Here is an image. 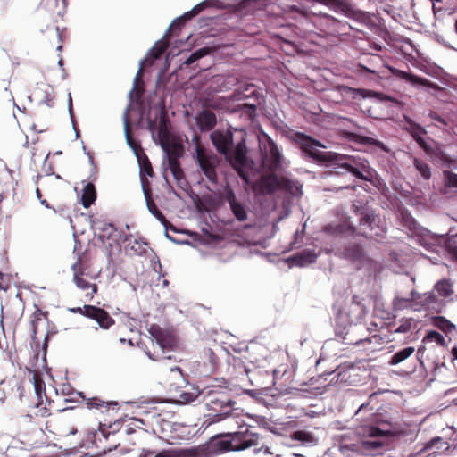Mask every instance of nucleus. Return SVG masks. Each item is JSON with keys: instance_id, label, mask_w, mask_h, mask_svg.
<instances>
[{"instance_id": "4468645a", "label": "nucleus", "mask_w": 457, "mask_h": 457, "mask_svg": "<svg viewBox=\"0 0 457 457\" xmlns=\"http://www.w3.org/2000/svg\"><path fill=\"white\" fill-rule=\"evenodd\" d=\"M279 187V179L275 173L270 172L268 175H262L253 185V189L258 194H272Z\"/></svg>"}, {"instance_id": "a878e982", "label": "nucleus", "mask_w": 457, "mask_h": 457, "mask_svg": "<svg viewBox=\"0 0 457 457\" xmlns=\"http://www.w3.org/2000/svg\"><path fill=\"white\" fill-rule=\"evenodd\" d=\"M218 3L217 0H205L198 4H196L191 11L185 12L180 17L177 18V22L183 21L185 24L187 21L191 20L193 17L199 14L203 10L207 7L215 6V4Z\"/></svg>"}, {"instance_id": "2eb2a0df", "label": "nucleus", "mask_w": 457, "mask_h": 457, "mask_svg": "<svg viewBox=\"0 0 457 457\" xmlns=\"http://www.w3.org/2000/svg\"><path fill=\"white\" fill-rule=\"evenodd\" d=\"M149 333L162 348L163 353L164 350H171L176 345L175 337L158 325H152L149 328Z\"/></svg>"}, {"instance_id": "79ce46f5", "label": "nucleus", "mask_w": 457, "mask_h": 457, "mask_svg": "<svg viewBox=\"0 0 457 457\" xmlns=\"http://www.w3.org/2000/svg\"><path fill=\"white\" fill-rule=\"evenodd\" d=\"M211 52H212V48H210V47L200 48V49L196 50L195 52H194L193 54H191L189 55V57L185 61L184 63L186 65L189 66V65L193 64L195 61L209 54Z\"/></svg>"}, {"instance_id": "774afa93", "label": "nucleus", "mask_w": 457, "mask_h": 457, "mask_svg": "<svg viewBox=\"0 0 457 457\" xmlns=\"http://www.w3.org/2000/svg\"><path fill=\"white\" fill-rule=\"evenodd\" d=\"M38 412H40V415L42 417H46V416H49L50 415V411L48 409H46V407H42L38 410Z\"/></svg>"}, {"instance_id": "ddd939ff", "label": "nucleus", "mask_w": 457, "mask_h": 457, "mask_svg": "<svg viewBox=\"0 0 457 457\" xmlns=\"http://www.w3.org/2000/svg\"><path fill=\"white\" fill-rule=\"evenodd\" d=\"M222 199L228 204L229 209L237 220L243 222L247 220L248 212L245 204L237 197L235 192L231 188H225Z\"/></svg>"}, {"instance_id": "dca6fc26", "label": "nucleus", "mask_w": 457, "mask_h": 457, "mask_svg": "<svg viewBox=\"0 0 457 457\" xmlns=\"http://www.w3.org/2000/svg\"><path fill=\"white\" fill-rule=\"evenodd\" d=\"M85 312L86 317L96 321L99 327L103 329H108L115 323L114 319L108 313V312L100 307L92 305V307H87Z\"/></svg>"}, {"instance_id": "c756f323", "label": "nucleus", "mask_w": 457, "mask_h": 457, "mask_svg": "<svg viewBox=\"0 0 457 457\" xmlns=\"http://www.w3.org/2000/svg\"><path fill=\"white\" fill-rule=\"evenodd\" d=\"M163 148L167 153L168 162L179 161L184 152L182 145L176 143L167 145Z\"/></svg>"}, {"instance_id": "0eeeda50", "label": "nucleus", "mask_w": 457, "mask_h": 457, "mask_svg": "<svg viewBox=\"0 0 457 457\" xmlns=\"http://www.w3.org/2000/svg\"><path fill=\"white\" fill-rule=\"evenodd\" d=\"M195 140L197 141L195 145L196 162L206 179L210 182L216 184L218 181L216 168L220 163V160L213 152L206 150L201 145L197 137H195Z\"/></svg>"}, {"instance_id": "58836bf2", "label": "nucleus", "mask_w": 457, "mask_h": 457, "mask_svg": "<svg viewBox=\"0 0 457 457\" xmlns=\"http://www.w3.org/2000/svg\"><path fill=\"white\" fill-rule=\"evenodd\" d=\"M347 138L352 140V141L360 143V144L371 145H378V141L374 139V138H372V137H366V136L357 135V134L353 133V132H348L347 133Z\"/></svg>"}, {"instance_id": "603ef678", "label": "nucleus", "mask_w": 457, "mask_h": 457, "mask_svg": "<svg viewBox=\"0 0 457 457\" xmlns=\"http://www.w3.org/2000/svg\"><path fill=\"white\" fill-rule=\"evenodd\" d=\"M412 324H413V320L412 319L403 320L401 324L395 329V332H397V333H407V332H409L411 329Z\"/></svg>"}, {"instance_id": "7c9ffc66", "label": "nucleus", "mask_w": 457, "mask_h": 457, "mask_svg": "<svg viewBox=\"0 0 457 457\" xmlns=\"http://www.w3.org/2000/svg\"><path fill=\"white\" fill-rule=\"evenodd\" d=\"M414 352H415L414 347H412V346L405 347V348L398 351L397 353H395L394 355H392L388 363L390 365H397V364L403 362V361H405L411 355H412L414 353Z\"/></svg>"}, {"instance_id": "864d4df0", "label": "nucleus", "mask_w": 457, "mask_h": 457, "mask_svg": "<svg viewBox=\"0 0 457 457\" xmlns=\"http://www.w3.org/2000/svg\"><path fill=\"white\" fill-rule=\"evenodd\" d=\"M45 88L37 87V91L42 90L45 92L46 96L41 99L42 102L46 103L47 106H53L54 97L48 93V89H50L49 86L43 85Z\"/></svg>"}, {"instance_id": "680f3d73", "label": "nucleus", "mask_w": 457, "mask_h": 457, "mask_svg": "<svg viewBox=\"0 0 457 457\" xmlns=\"http://www.w3.org/2000/svg\"><path fill=\"white\" fill-rule=\"evenodd\" d=\"M54 33L57 37V42H58L57 50L61 51L62 49V33L58 27L55 28Z\"/></svg>"}, {"instance_id": "49530a36", "label": "nucleus", "mask_w": 457, "mask_h": 457, "mask_svg": "<svg viewBox=\"0 0 457 457\" xmlns=\"http://www.w3.org/2000/svg\"><path fill=\"white\" fill-rule=\"evenodd\" d=\"M33 378H34L35 392H36L38 399L40 400V402L37 403V407H39V405H41L43 403H42V394L43 393L45 394V383L41 379V378H39L37 375H35Z\"/></svg>"}, {"instance_id": "cd10ccee", "label": "nucleus", "mask_w": 457, "mask_h": 457, "mask_svg": "<svg viewBox=\"0 0 457 457\" xmlns=\"http://www.w3.org/2000/svg\"><path fill=\"white\" fill-rule=\"evenodd\" d=\"M96 198V191L93 183H87L81 195V204L85 208H88L93 204Z\"/></svg>"}, {"instance_id": "1a4fd4ad", "label": "nucleus", "mask_w": 457, "mask_h": 457, "mask_svg": "<svg viewBox=\"0 0 457 457\" xmlns=\"http://www.w3.org/2000/svg\"><path fill=\"white\" fill-rule=\"evenodd\" d=\"M228 362L235 378L243 380L245 377L252 386H258L255 383V377L260 373L258 370L250 369L240 356H229Z\"/></svg>"}, {"instance_id": "7ed1b4c3", "label": "nucleus", "mask_w": 457, "mask_h": 457, "mask_svg": "<svg viewBox=\"0 0 457 457\" xmlns=\"http://www.w3.org/2000/svg\"><path fill=\"white\" fill-rule=\"evenodd\" d=\"M358 434L361 435L367 439H364L354 444H343L340 446V450L344 454L348 457H358L360 455V450L371 452L378 450L383 445L380 438L386 437L393 434V426L387 421H378L375 420V424L364 425L359 428Z\"/></svg>"}, {"instance_id": "f3484780", "label": "nucleus", "mask_w": 457, "mask_h": 457, "mask_svg": "<svg viewBox=\"0 0 457 457\" xmlns=\"http://www.w3.org/2000/svg\"><path fill=\"white\" fill-rule=\"evenodd\" d=\"M68 5L67 0H42L40 6L54 21L62 19L66 13Z\"/></svg>"}, {"instance_id": "4be33fe9", "label": "nucleus", "mask_w": 457, "mask_h": 457, "mask_svg": "<svg viewBox=\"0 0 457 457\" xmlns=\"http://www.w3.org/2000/svg\"><path fill=\"white\" fill-rule=\"evenodd\" d=\"M137 158L140 167V181L142 184L143 191H145V186L146 188H150V183L147 179V176L153 177L154 172L151 162L145 154H143L142 156L137 155Z\"/></svg>"}, {"instance_id": "13d9d810", "label": "nucleus", "mask_w": 457, "mask_h": 457, "mask_svg": "<svg viewBox=\"0 0 457 457\" xmlns=\"http://www.w3.org/2000/svg\"><path fill=\"white\" fill-rule=\"evenodd\" d=\"M87 307H92V305H89V304H85L83 307H74V308H69V311L71 312V313H79V314H81L83 316L86 317V312L85 310L87 308Z\"/></svg>"}, {"instance_id": "de8ad7c7", "label": "nucleus", "mask_w": 457, "mask_h": 457, "mask_svg": "<svg viewBox=\"0 0 457 457\" xmlns=\"http://www.w3.org/2000/svg\"><path fill=\"white\" fill-rule=\"evenodd\" d=\"M164 453L166 457H192L190 452L184 449H167Z\"/></svg>"}, {"instance_id": "39448f33", "label": "nucleus", "mask_w": 457, "mask_h": 457, "mask_svg": "<svg viewBox=\"0 0 457 457\" xmlns=\"http://www.w3.org/2000/svg\"><path fill=\"white\" fill-rule=\"evenodd\" d=\"M206 397L205 405L209 411L214 413H209L205 416L204 424L210 426L213 423L219 422L231 415L232 402L225 392L212 390L204 396Z\"/></svg>"}, {"instance_id": "4d7b16f0", "label": "nucleus", "mask_w": 457, "mask_h": 457, "mask_svg": "<svg viewBox=\"0 0 457 457\" xmlns=\"http://www.w3.org/2000/svg\"><path fill=\"white\" fill-rule=\"evenodd\" d=\"M428 117L431 120L440 123L443 126H446L447 125L446 120L445 118H443L441 115H439L437 112H434V111H430L429 112Z\"/></svg>"}, {"instance_id": "f257e3e1", "label": "nucleus", "mask_w": 457, "mask_h": 457, "mask_svg": "<svg viewBox=\"0 0 457 457\" xmlns=\"http://www.w3.org/2000/svg\"><path fill=\"white\" fill-rule=\"evenodd\" d=\"M292 139L306 157L312 158L320 163L335 162L356 178L365 181H370L372 174L367 160L333 152L320 151L317 147H324V145L320 141L302 132L294 133Z\"/></svg>"}, {"instance_id": "5701e85b", "label": "nucleus", "mask_w": 457, "mask_h": 457, "mask_svg": "<svg viewBox=\"0 0 457 457\" xmlns=\"http://www.w3.org/2000/svg\"><path fill=\"white\" fill-rule=\"evenodd\" d=\"M340 256L344 259L350 261L353 263H360L364 257V252L362 247L356 243L348 244Z\"/></svg>"}, {"instance_id": "473e14b6", "label": "nucleus", "mask_w": 457, "mask_h": 457, "mask_svg": "<svg viewBox=\"0 0 457 457\" xmlns=\"http://www.w3.org/2000/svg\"><path fill=\"white\" fill-rule=\"evenodd\" d=\"M391 72L396 76L399 77L406 81L411 82V83H417L420 85H425L427 82L426 79L420 78L414 74L408 73L406 71L398 70V69H390Z\"/></svg>"}, {"instance_id": "9d476101", "label": "nucleus", "mask_w": 457, "mask_h": 457, "mask_svg": "<svg viewBox=\"0 0 457 457\" xmlns=\"http://www.w3.org/2000/svg\"><path fill=\"white\" fill-rule=\"evenodd\" d=\"M282 155L277 144L269 137L265 152L262 155V167L267 172L276 173L280 168Z\"/></svg>"}, {"instance_id": "ea45409f", "label": "nucleus", "mask_w": 457, "mask_h": 457, "mask_svg": "<svg viewBox=\"0 0 457 457\" xmlns=\"http://www.w3.org/2000/svg\"><path fill=\"white\" fill-rule=\"evenodd\" d=\"M237 110L242 112L249 120H253L256 116L257 106L254 104L243 103L237 105Z\"/></svg>"}, {"instance_id": "a18cd8bd", "label": "nucleus", "mask_w": 457, "mask_h": 457, "mask_svg": "<svg viewBox=\"0 0 457 457\" xmlns=\"http://www.w3.org/2000/svg\"><path fill=\"white\" fill-rule=\"evenodd\" d=\"M204 392H182L179 395L178 402L183 404H187L194 402L196 398L201 396Z\"/></svg>"}, {"instance_id": "338daca9", "label": "nucleus", "mask_w": 457, "mask_h": 457, "mask_svg": "<svg viewBox=\"0 0 457 457\" xmlns=\"http://www.w3.org/2000/svg\"><path fill=\"white\" fill-rule=\"evenodd\" d=\"M170 372L177 373L179 377H182V370L179 366H174L170 369Z\"/></svg>"}, {"instance_id": "09e8293b", "label": "nucleus", "mask_w": 457, "mask_h": 457, "mask_svg": "<svg viewBox=\"0 0 457 457\" xmlns=\"http://www.w3.org/2000/svg\"><path fill=\"white\" fill-rule=\"evenodd\" d=\"M100 230L102 232L101 237L110 239L114 236L116 228L112 223H104Z\"/></svg>"}, {"instance_id": "4c0bfd02", "label": "nucleus", "mask_w": 457, "mask_h": 457, "mask_svg": "<svg viewBox=\"0 0 457 457\" xmlns=\"http://www.w3.org/2000/svg\"><path fill=\"white\" fill-rule=\"evenodd\" d=\"M413 164L424 179H429L431 178V170L428 164L418 158L414 159Z\"/></svg>"}, {"instance_id": "37998d69", "label": "nucleus", "mask_w": 457, "mask_h": 457, "mask_svg": "<svg viewBox=\"0 0 457 457\" xmlns=\"http://www.w3.org/2000/svg\"><path fill=\"white\" fill-rule=\"evenodd\" d=\"M436 289L440 296H449L453 294L452 285L446 280L443 279L436 284Z\"/></svg>"}, {"instance_id": "8fccbe9b", "label": "nucleus", "mask_w": 457, "mask_h": 457, "mask_svg": "<svg viewBox=\"0 0 457 457\" xmlns=\"http://www.w3.org/2000/svg\"><path fill=\"white\" fill-rule=\"evenodd\" d=\"M426 341H428V342L435 341L438 345H444L445 338H444V337L440 333L433 330V331H429L426 335V337L423 339V342H426Z\"/></svg>"}, {"instance_id": "423d86ee", "label": "nucleus", "mask_w": 457, "mask_h": 457, "mask_svg": "<svg viewBox=\"0 0 457 457\" xmlns=\"http://www.w3.org/2000/svg\"><path fill=\"white\" fill-rule=\"evenodd\" d=\"M222 347L216 342L212 346H204L200 352L199 359L195 361L196 372L200 377H209L213 374L219 366V353Z\"/></svg>"}, {"instance_id": "a211bd4d", "label": "nucleus", "mask_w": 457, "mask_h": 457, "mask_svg": "<svg viewBox=\"0 0 457 457\" xmlns=\"http://www.w3.org/2000/svg\"><path fill=\"white\" fill-rule=\"evenodd\" d=\"M430 156L432 161L443 168H452L455 164V161L448 156L440 146L428 145L424 151Z\"/></svg>"}, {"instance_id": "a19ab883", "label": "nucleus", "mask_w": 457, "mask_h": 457, "mask_svg": "<svg viewBox=\"0 0 457 457\" xmlns=\"http://www.w3.org/2000/svg\"><path fill=\"white\" fill-rule=\"evenodd\" d=\"M337 90L339 92H341L342 94H359L361 96H362L363 97H366V96H370L371 95V93H373L374 95L376 96H380L381 94L379 93H374V92H371V91H369V90H366V89H355V88H353V87H350L348 86H338L337 87Z\"/></svg>"}, {"instance_id": "f704fd0d", "label": "nucleus", "mask_w": 457, "mask_h": 457, "mask_svg": "<svg viewBox=\"0 0 457 457\" xmlns=\"http://www.w3.org/2000/svg\"><path fill=\"white\" fill-rule=\"evenodd\" d=\"M129 250L136 255H143L147 252V244L140 239L129 243Z\"/></svg>"}, {"instance_id": "6ab92c4d", "label": "nucleus", "mask_w": 457, "mask_h": 457, "mask_svg": "<svg viewBox=\"0 0 457 457\" xmlns=\"http://www.w3.org/2000/svg\"><path fill=\"white\" fill-rule=\"evenodd\" d=\"M83 399L85 401V404L87 409H90V410L96 409V410L100 411V412H102V413L106 412L110 410L115 411H118V403L117 402L104 401L100 397H96V396L90 397V398L83 397Z\"/></svg>"}, {"instance_id": "9b49d317", "label": "nucleus", "mask_w": 457, "mask_h": 457, "mask_svg": "<svg viewBox=\"0 0 457 457\" xmlns=\"http://www.w3.org/2000/svg\"><path fill=\"white\" fill-rule=\"evenodd\" d=\"M365 315V306L363 303L358 301L356 295L352 297V300L347 303L345 309L339 312V319H346L345 321V328L352 324L359 322Z\"/></svg>"}, {"instance_id": "5fc2aeb1", "label": "nucleus", "mask_w": 457, "mask_h": 457, "mask_svg": "<svg viewBox=\"0 0 457 457\" xmlns=\"http://www.w3.org/2000/svg\"><path fill=\"white\" fill-rule=\"evenodd\" d=\"M182 26H184L183 21L177 22V18L171 22L167 33L164 35V37H170L172 35V32L176 30H180Z\"/></svg>"}, {"instance_id": "aec40b11", "label": "nucleus", "mask_w": 457, "mask_h": 457, "mask_svg": "<svg viewBox=\"0 0 457 457\" xmlns=\"http://www.w3.org/2000/svg\"><path fill=\"white\" fill-rule=\"evenodd\" d=\"M404 120L408 125V132L411 135L419 146L425 151V148L429 145L423 138V136L427 133L426 129L407 116H404Z\"/></svg>"}, {"instance_id": "bb28decb", "label": "nucleus", "mask_w": 457, "mask_h": 457, "mask_svg": "<svg viewBox=\"0 0 457 457\" xmlns=\"http://www.w3.org/2000/svg\"><path fill=\"white\" fill-rule=\"evenodd\" d=\"M168 167L170 172L172 173L173 178L176 180L178 186L180 187L181 188L186 187L187 185V182L186 180L184 171L181 169L180 162H168Z\"/></svg>"}, {"instance_id": "c85d7f7f", "label": "nucleus", "mask_w": 457, "mask_h": 457, "mask_svg": "<svg viewBox=\"0 0 457 457\" xmlns=\"http://www.w3.org/2000/svg\"><path fill=\"white\" fill-rule=\"evenodd\" d=\"M144 195L145 197L146 204L148 207L149 212L156 217L160 221L165 222L166 219L165 216L162 214V212L158 209L155 203L154 202L152 195H151V188H146L145 187Z\"/></svg>"}, {"instance_id": "052dcab7", "label": "nucleus", "mask_w": 457, "mask_h": 457, "mask_svg": "<svg viewBox=\"0 0 457 457\" xmlns=\"http://www.w3.org/2000/svg\"><path fill=\"white\" fill-rule=\"evenodd\" d=\"M263 452L266 455H272L274 453L271 451L270 447L262 445L259 448L254 449V453H257L259 452Z\"/></svg>"}, {"instance_id": "b1692460", "label": "nucleus", "mask_w": 457, "mask_h": 457, "mask_svg": "<svg viewBox=\"0 0 457 457\" xmlns=\"http://www.w3.org/2000/svg\"><path fill=\"white\" fill-rule=\"evenodd\" d=\"M73 282L82 291H85V297L87 301L93 300L95 295L98 291V287L96 283L87 281L84 277L73 278Z\"/></svg>"}, {"instance_id": "e2e57ef3", "label": "nucleus", "mask_w": 457, "mask_h": 457, "mask_svg": "<svg viewBox=\"0 0 457 457\" xmlns=\"http://www.w3.org/2000/svg\"><path fill=\"white\" fill-rule=\"evenodd\" d=\"M4 275L2 272H0V290L7 291L9 288V285L4 283Z\"/></svg>"}, {"instance_id": "393cba45", "label": "nucleus", "mask_w": 457, "mask_h": 457, "mask_svg": "<svg viewBox=\"0 0 457 457\" xmlns=\"http://www.w3.org/2000/svg\"><path fill=\"white\" fill-rule=\"evenodd\" d=\"M318 258V253L314 250L304 249L293 256V261L297 266L303 267L314 263Z\"/></svg>"}, {"instance_id": "2f4dec72", "label": "nucleus", "mask_w": 457, "mask_h": 457, "mask_svg": "<svg viewBox=\"0 0 457 457\" xmlns=\"http://www.w3.org/2000/svg\"><path fill=\"white\" fill-rule=\"evenodd\" d=\"M292 440H296L302 444H315L316 438L312 432L305 430H296L290 435Z\"/></svg>"}, {"instance_id": "f8f14e48", "label": "nucleus", "mask_w": 457, "mask_h": 457, "mask_svg": "<svg viewBox=\"0 0 457 457\" xmlns=\"http://www.w3.org/2000/svg\"><path fill=\"white\" fill-rule=\"evenodd\" d=\"M378 220L372 212H362L359 220L361 234L366 237L379 236L384 229L379 226Z\"/></svg>"}, {"instance_id": "0e129e2a", "label": "nucleus", "mask_w": 457, "mask_h": 457, "mask_svg": "<svg viewBox=\"0 0 457 457\" xmlns=\"http://www.w3.org/2000/svg\"><path fill=\"white\" fill-rule=\"evenodd\" d=\"M149 358L153 361H164L166 359H170L171 357L170 356H157V357H154V355H152L150 353H147Z\"/></svg>"}, {"instance_id": "20e7f679", "label": "nucleus", "mask_w": 457, "mask_h": 457, "mask_svg": "<svg viewBox=\"0 0 457 457\" xmlns=\"http://www.w3.org/2000/svg\"><path fill=\"white\" fill-rule=\"evenodd\" d=\"M260 445V436L248 425L239 426V430L233 433L220 434L212 437L209 447L216 453L242 451Z\"/></svg>"}, {"instance_id": "69168bd1", "label": "nucleus", "mask_w": 457, "mask_h": 457, "mask_svg": "<svg viewBox=\"0 0 457 457\" xmlns=\"http://www.w3.org/2000/svg\"><path fill=\"white\" fill-rule=\"evenodd\" d=\"M234 97H235L236 99H237V100H244V99H245V98L247 97V95H245V94H244V93H242V92H237V91H236V92L234 93Z\"/></svg>"}, {"instance_id": "412c9836", "label": "nucleus", "mask_w": 457, "mask_h": 457, "mask_svg": "<svg viewBox=\"0 0 457 457\" xmlns=\"http://www.w3.org/2000/svg\"><path fill=\"white\" fill-rule=\"evenodd\" d=\"M195 120L199 129L203 132L211 131L217 124L216 115L210 110L202 111Z\"/></svg>"}, {"instance_id": "e433bc0d", "label": "nucleus", "mask_w": 457, "mask_h": 457, "mask_svg": "<svg viewBox=\"0 0 457 457\" xmlns=\"http://www.w3.org/2000/svg\"><path fill=\"white\" fill-rule=\"evenodd\" d=\"M444 186L443 193L446 194V187H455L457 188V174L453 173L450 170H444Z\"/></svg>"}, {"instance_id": "c9c22d12", "label": "nucleus", "mask_w": 457, "mask_h": 457, "mask_svg": "<svg viewBox=\"0 0 457 457\" xmlns=\"http://www.w3.org/2000/svg\"><path fill=\"white\" fill-rule=\"evenodd\" d=\"M88 266L83 261L82 257L79 256L77 262L71 266V270L73 271V278L78 277H85L87 276V270Z\"/></svg>"}, {"instance_id": "3c124183", "label": "nucleus", "mask_w": 457, "mask_h": 457, "mask_svg": "<svg viewBox=\"0 0 457 457\" xmlns=\"http://www.w3.org/2000/svg\"><path fill=\"white\" fill-rule=\"evenodd\" d=\"M124 129H125L126 139H127L129 145L135 150L138 145L133 139V137L131 134L130 124L127 118L125 120Z\"/></svg>"}, {"instance_id": "72a5a7b5", "label": "nucleus", "mask_w": 457, "mask_h": 457, "mask_svg": "<svg viewBox=\"0 0 457 457\" xmlns=\"http://www.w3.org/2000/svg\"><path fill=\"white\" fill-rule=\"evenodd\" d=\"M169 47V38L164 37L162 40H160L155 43L154 47L150 50L149 54L154 59H159L164 54V52Z\"/></svg>"}, {"instance_id": "f03ea898", "label": "nucleus", "mask_w": 457, "mask_h": 457, "mask_svg": "<svg viewBox=\"0 0 457 457\" xmlns=\"http://www.w3.org/2000/svg\"><path fill=\"white\" fill-rule=\"evenodd\" d=\"M211 140L217 152L223 154L225 159L236 170L238 176L246 184L250 185L252 182L248 170L252 169L253 162L247 158L245 139L242 137L236 146L233 147V133L228 129L226 131L214 130L211 134Z\"/></svg>"}, {"instance_id": "6e6d98bb", "label": "nucleus", "mask_w": 457, "mask_h": 457, "mask_svg": "<svg viewBox=\"0 0 457 457\" xmlns=\"http://www.w3.org/2000/svg\"><path fill=\"white\" fill-rule=\"evenodd\" d=\"M436 326L445 332L450 331L453 328V325L444 318L437 320Z\"/></svg>"}, {"instance_id": "bf43d9fd", "label": "nucleus", "mask_w": 457, "mask_h": 457, "mask_svg": "<svg viewBox=\"0 0 457 457\" xmlns=\"http://www.w3.org/2000/svg\"><path fill=\"white\" fill-rule=\"evenodd\" d=\"M447 249L449 253H451L457 260V243H448Z\"/></svg>"}, {"instance_id": "6e6552de", "label": "nucleus", "mask_w": 457, "mask_h": 457, "mask_svg": "<svg viewBox=\"0 0 457 457\" xmlns=\"http://www.w3.org/2000/svg\"><path fill=\"white\" fill-rule=\"evenodd\" d=\"M93 444L99 453H106L115 450L120 445L119 432H110L100 427L93 435Z\"/></svg>"}, {"instance_id": "c03bdc74", "label": "nucleus", "mask_w": 457, "mask_h": 457, "mask_svg": "<svg viewBox=\"0 0 457 457\" xmlns=\"http://www.w3.org/2000/svg\"><path fill=\"white\" fill-rule=\"evenodd\" d=\"M414 299V292L411 293V297H395L394 300V306L395 309L403 310L408 307H412V302Z\"/></svg>"}]
</instances>
